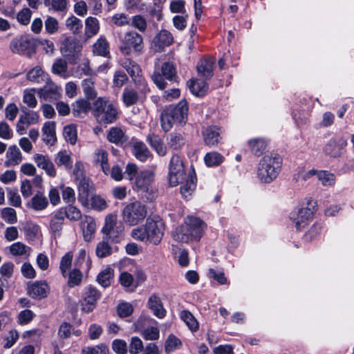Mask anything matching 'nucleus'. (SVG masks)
<instances>
[{"label": "nucleus", "instance_id": "obj_1", "mask_svg": "<svg viewBox=\"0 0 354 354\" xmlns=\"http://www.w3.org/2000/svg\"><path fill=\"white\" fill-rule=\"evenodd\" d=\"M206 224L199 218L187 216L184 223L176 228L173 232L174 240L181 243L199 241L203 235Z\"/></svg>", "mask_w": 354, "mask_h": 354}, {"label": "nucleus", "instance_id": "obj_2", "mask_svg": "<svg viewBox=\"0 0 354 354\" xmlns=\"http://www.w3.org/2000/svg\"><path fill=\"white\" fill-rule=\"evenodd\" d=\"M282 158L278 154L263 156L256 168V175L261 183L270 184L278 177L282 167Z\"/></svg>", "mask_w": 354, "mask_h": 354}, {"label": "nucleus", "instance_id": "obj_3", "mask_svg": "<svg viewBox=\"0 0 354 354\" xmlns=\"http://www.w3.org/2000/svg\"><path fill=\"white\" fill-rule=\"evenodd\" d=\"M165 225L162 220L147 218L145 225L133 229L131 236L135 240L149 241L158 245L163 236Z\"/></svg>", "mask_w": 354, "mask_h": 354}, {"label": "nucleus", "instance_id": "obj_4", "mask_svg": "<svg viewBox=\"0 0 354 354\" xmlns=\"http://www.w3.org/2000/svg\"><path fill=\"white\" fill-rule=\"evenodd\" d=\"M188 106L185 101H180L175 106L165 109L161 113V127L164 131H169L174 124H185L187 118Z\"/></svg>", "mask_w": 354, "mask_h": 354}, {"label": "nucleus", "instance_id": "obj_5", "mask_svg": "<svg viewBox=\"0 0 354 354\" xmlns=\"http://www.w3.org/2000/svg\"><path fill=\"white\" fill-rule=\"evenodd\" d=\"M153 181L154 173L151 170L140 171L136 176V190L147 202H151L157 197V189L153 185Z\"/></svg>", "mask_w": 354, "mask_h": 354}, {"label": "nucleus", "instance_id": "obj_6", "mask_svg": "<svg viewBox=\"0 0 354 354\" xmlns=\"http://www.w3.org/2000/svg\"><path fill=\"white\" fill-rule=\"evenodd\" d=\"M93 115L100 123H112L118 115L116 106L109 100L97 98L93 103Z\"/></svg>", "mask_w": 354, "mask_h": 354}, {"label": "nucleus", "instance_id": "obj_7", "mask_svg": "<svg viewBox=\"0 0 354 354\" xmlns=\"http://www.w3.org/2000/svg\"><path fill=\"white\" fill-rule=\"evenodd\" d=\"M147 214L145 205L139 201L127 204L122 210V218L125 223L133 226L142 222Z\"/></svg>", "mask_w": 354, "mask_h": 354}, {"label": "nucleus", "instance_id": "obj_8", "mask_svg": "<svg viewBox=\"0 0 354 354\" xmlns=\"http://www.w3.org/2000/svg\"><path fill=\"white\" fill-rule=\"evenodd\" d=\"M143 48V38L141 35L133 30L124 33L120 46L123 54L128 55L131 53H141Z\"/></svg>", "mask_w": 354, "mask_h": 354}, {"label": "nucleus", "instance_id": "obj_9", "mask_svg": "<svg viewBox=\"0 0 354 354\" xmlns=\"http://www.w3.org/2000/svg\"><path fill=\"white\" fill-rule=\"evenodd\" d=\"M315 203L311 204L308 203V207H302L293 209L289 215L290 220L292 222L297 230H301L304 228L313 218L315 211L314 205Z\"/></svg>", "mask_w": 354, "mask_h": 354}, {"label": "nucleus", "instance_id": "obj_10", "mask_svg": "<svg viewBox=\"0 0 354 354\" xmlns=\"http://www.w3.org/2000/svg\"><path fill=\"white\" fill-rule=\"evenodd\" d=\"M177 78L176 71L174 64L170 62H165L161 66V73L155 71L151 75V80L157 87L163 90L167 88V83L165 80L175 81Z\"/></svg>", "mask_w": 354, "mask_h": 354}, {"label": "nucleus", "instance_id": "obj_11", "mask_svg": "<svg viewBox=\"0 0 354 354\" xmlns=\"http://www.w3.org/2000/svg\"><path fill=\"white\" fill-rule=\"evenodd\" d=\"M185 179V167L180 157L174 154L169 162V183L174 187Z\"/></svg>", "mask_w": 354, "mask_h": 354}, {"label": "nucleus", "instance_id": "obj_12", "mask_svg": "<svg viewBox=\"0 0 354 354\" xmlns=\"http://www.w3.org/2000/svg\"><path fill=\"white\" fill-rule=\"evenodd\" d=\"M347 140L343 136H335L330 138L323 147V153L330 158L341 157L345 152Z\"/></svg>", "mask_w": 354, "mask_h": 354}, {"label": "nucleus", "instance_id": "obj_13", "mask_svg": "<svg viewBox=\"0 0 354 354\" xmlns=\"http://www.w3.org/2000/svg\"><path fill=\"white\" fill-rule=\"evenodd\" d=\"M21 112L16 127L17 132L19 135L25 134L28 126L37 124L39 120V115L36 111L24 108Z\"/></svg>", "mask_w": 354, "mask_h": 354}, {"label": "nucleus", "instance_id": "obj_14", "mask_svg": "<svg viewBox=\"0 0 354 354\" xmlns=\"http://www.w3.org/2000/svg\"><path fill=\"white\" fill-rule=\"evenodd\" d=\"M100 297V292L94 287L89 286L84 293L82 301V310L85 313H90L95 307L97 301Z\"/></svg>", "mask_w": 354, "mask_h": 354}, {"label": "nucleus", "instance_id": "obj_15", "mask_svg": "<svg viewBox=\"0 0 354 354\" xmlns=\"http://www.w3.org/2000/svg\"><path fill=\"white\" fill-rule=\"evenodd\" d=\"M82 49V45L75 38L66 37L62 43L60 50L64 57H74Z\"/></svg>", "mask_w": 354, "mask_h": 354}, {"label": "nucleus", "instance_id": "obj_16", "mask_svg": "<svg viewBox=\"0 0 354 354\" xmlns=\"http://www.w3.org/2000/svg\"><path fill=\"white\" fill-rule=\"evenodd\" d=\"M221 129L217 126H209L203 132V138L205 144L209 147H214L221 140Z\"/></svg>", "mask_w": 354, "mask_h": 354}, {"label": "nucleus", "instance_id": "obj_17", "mask_svg": "<svg viewBox=\"0 0 354 354\" xmlns=\"http://www.w3.org/2000/svg\"><path fill=\"white\" fill-rule=\"evenodd\" d=\"M49 286L45 281H35L28 285V294L34 299H41L47 297Z\"/></svg>", "mask_w": 354, "mask_h": 354}, {"label": "nucleus", "instance_id": "obj_18", "mask_svg": "<svg viewBox=\"0 0 354 354\" xmlns=\"http://www.w3.org/2000/svg\"><path fill=\"white\" fill-rule=\"evenodd\" d=\"M172 42L171 34L166 30H162L153 39L152 47L156 51L160 52L166 46L171 44Z\"/></svg>", "mask_w": 354, "mask_h": 354}, {"label": "nucleus", "instance_id": "obj_19", "mask_svg": "<svg viewBox=\"0 0 354 354\" xmlns=\"http://www.w3.org/2000/svg\"><path fill=\"white\" fill-rule=\"evenodd\" d=\"M180 183V193L183 198L187 199L196 187V175L193 168L189 171L185 182L182 181Z\"/></svg>", "mask_w": 354, "mask_h": 354}, {"label": "nucleus", "instance_id": "obj_20", "mask_svg": "<svg viewBox=\"0 0 354 354\" xmlns=\"http://www.w3.org/2000/svg\"><path fill=\"white\" fill-rule=\"evenodd\" d=\"M81 228L84 241H91L96 231L95 219L90 216H85L84 220L81 222Z\"/></svg>", "mask_w": 354, "mask_h": 354}, {"label": "nucleus", "instance_id": "obj_21", "mask_svg": "<svg viewBox=\"0 0 354 354\" xmlns=\"http://www.w3.org/2000/svg\"><path fill=\"white\" fill-rule=\"evenodd\" d=\"M34 160L39 168L46 171L47 175L53 178L56 176L57 173L55 165L48 156L37 153L34 156Z\"/></svg>", "mask_w": 354, "mask_h": 354}, {"label": "nucleus", "instance_id": "obj_22", "mask_svg": "<svg viewBox=\"0 0 354 354\" xmlns=\"http://www.w3.org/2000/svg\"><path fill=\"white\" fill-rule=\"evenodd\" d=\"M22 154L16 145H10L6 153L4 165L6 167H15L22 161Z\"/></svg>", "mask_w": 354, "mask_h": 354}, {"label": "nucleus", "instance_id": "obj_23", "mask_svg": "<svg viewBox=\"0 0 354 354\" xmlns=\"http://www.w3.org/2000/svg\"><path fill=\"white\" fill-rule=\"evenodd\" d=\"M131 145L133 149V154L138 160L145 162L151 156L149 150L144 142L137 139H132Z\"/></svg>", "mask_w": 354, "mask_h": 354}, {"label": "nucleus", "instance_id": "obj_24", "mask_svg": "<svg viewBox=\"0 0 354 354\" xmlns=\"http://www.w3.org/2000/svg\"><path fill=\"white\" fill-rule=\"evenodd\" d=\"M94 55L106 57L110 54V46L104 35H100L92 46Z\"/></svg>", "mask_w": 354, "mask_h": 354}, {"label": "nucleus", "instance_id": "obj_25", "mask_svg": "<svg viewBox=\"0 0 354 354\" xmlns=\"http://www.w3.org/2000/svg\"><path fill=\"white\" fill-rule=\"evenodd\" d=\"M42 140L48 145L53 146L57 142L55 132V122H46L42 127Z\"/></svg>", "mask_w": 354, "mask_h": 354}, {"label": "nucleus", "instance_id": "obj_26", "mask_svg": "<svg viewBox=\"0 0 354 354\" xmlns=\"http://www.w3.org/2000/svg\"><path fill=\"white\" fill-rule=\"evenodd\" d=\"M148 306L158 318L162 319L166 315V310L164 308L160 298L153 294L148 299Z\"/></svg>", "mask_w": 354, "mask_h": 354}, {"label": "nucleus", "instance_id": "obj_27", "mask_svg": "<svg viewBox=\"0 0 354 354\" xmlns=\"http://www.w3.org/2000/svg\"><path fill=\"white\" fill-rule=\"evenodd\" d=\"M30 41L26 37L13 39L10 44V49L14 53L24 54L30 50Z\"/></svg>", "mask_w": 354, "mask_h": 354}, {"label": "nucleus", "instance_id": "obj_28", "mask_svg": "<svg viewBox=\"0 0 354 354\" xmlns=\"http://www.w3.org/2000/svg\"><path fill=\"white\" fill-rule=\"evenodd\" d=\"M214 62L211 58L201 59L197 64L198 74L206 80L210 79L213 75V66Z\"/></svg>", "mask_w": 354, "mask_h": 354}, {"label": "nucleus", "instance_id": "obj_29", "mask_svg": "<svg viewBox=\"0 0 354 354\" xmlns=\"http://www.w3.org/2000/svg\"><path fill=\"white\" fill-rule=\"evenodd\" d=\"M187 86L194 95L196 96L204 95L208 88L207 82L203 80H190L187 82Z\"/></svg>", "mask_w": 354, "mask_h": 354}, {"label": "nucleus", "instance_id": "obj_30", "mask_svg": "<svg viewBox=\"0 0 354 354\" xmlns=\"http://www.w3.org/2000/svg\"><path fill=\"white\" fill-rule=\"evenodd\" d=\"M55 162L57 167H64L67 171L73 167L71 153L66 150L60 151L55 155Z\"/></svg>", "mask_w": 354, "mask_h": 354}, {"label": "nucleus", "instance_id": "obj_31", "mask_svg": "<svg viewBox=\"0 0 354 354\" xmlns=\"http://www.w3.org/2000/svg\"><path fill=\"white\" fill-rule=\"evenodd\" d=\"M167 141L169 148L175 151L180 150L186 143L183 135L176 132L169 134Z\"/></svg>", "mask_w": 354, "mask_h": 354}, {"label": "nucleus", "instance_id": "obj_32", "mask_svg": "<svg viewBox=\"0 0 354 354\" xmlns=\"http://www.w3.org/2000/svg\"><path fill=\"white\" fill-rule=\"evenodd\" d=\"M147 140L159 156H164L166 155L167 147L158 136L149 134L147 136Z\"/></svg>", "mask_w": 354, "mask_h": 354}, {"label": "nucleus", "instance_id": "obj_33", "mask_svg": "<svg viewBox=\"0 0 354 354\" xmlns=\"http://www.w3.org/2000/svg\"><path fill=\"white\" fill-rule=\"evenodd\" d=\"M107 140L115 145H122L127 140L124 131L118 127H111L107 134Z\"/></svg>", "mask_w": 354, "mask_h": 354}, {"label": "nucleus", "instance_id": "obj_34", "mask_svg": "<svg viewBox=\"0 0 354 354\" xmlns=\"http://www.w3.org/2000/svg\"><path fill=\"white\" fill-rule=\"evenodd\" d=\"M48 205V198L41 192H37L28 204L30 207L36 211L45 209Z\"/></svg>", "mask_w": 354, "mask_h": 354}, {"label": "nucleus", "instance_id": "obj_35", "mask_svg": "<svg viewBox=\"0 0 354 354\" xmlns=\"http://www.w3.org/2000/svg\"><path fill=\"white\" fill-rule=\"evenodd\" d=\"M64 218L63 212L57 210L50 222V230L55 236H59L62 230Z\"/></svg>", "mask_w": 354, "mask_h": 354}, {"label": "nucleus", "instance_id": "obj_36", "mask_svg": "<svg viewBox=\"0 0 354 354\" xmlns=\"http://www.w3.org/2000/svg\"><path fill=\"white\" fill-rule=\"evenodd\" d=\"M76 268H81L88 271L91 266V260L90 259L85 249H80L76 256L75 263Z\"/></svg>", "mask_w": 354, "mask_h": 354}, {"label": "nucleus", "instance_id": "obj_37", "mask_svg": "<svg viewBox=\"0 0 354 354\" xmlns=\"http://www.w3.org/2000/svg\"><path fill=\"white\" fill-rule=\"evenodd\" d=\"M100 30V24L97 18L89 17L85 21V35L91 38L96 35Z\"/></svg>", "mask_w": 354, "mask_h": 354}, {"label": "nucleus", "instance_id": "obj_38", "mask_svg": "<svg viewBox=\"0 0 354 354\" xmlns=\"http://www.w3.org/2000/svg\"><path fill=\"white\" fill-rule=\"evenodd\" d=\"M138 97V93L135 89L129 87L124 88L122 95V100L126 106L129 107L136 104Z\"/></svg>", "mask_w": 354, "mask_h": 354}, {"label": "nucleus", "instance_id": "obj_39", "mask_svg": "<svg viewBox=\"0 0 354 354\" xmlns=\"http://www.w3.org/2000/svg\"><path fill=\"white\" fill-rule=\"evenodd\" d=\"M121 66L127 71L131 78H134V77L138 76V74L141 73L140 66L135 61L129 58L122 59Z\"/></svg>", "mask_w": 354, "mask_h": 354}, {"label": "nucleus", "instance_id": "obj_40", "mask_svg": "<svg viewBox=\"0 0 354 354\" xmlns=\"http://www.w3.org/2000/svg\"><path fill=\"white\" fill-rule=\"evenodd\" d=\"M68 0H44V3L48 10L58 12H66Z\"/></svg>", "mask_w": 354, "mask_h": 354}, {"label": "nucleus", "instance_id": "obj_41", "mask_svg": "<svg viewBox=\"0 0 354 354\" xmlns=\"http://www.w3.org/2000/svg\"><path fill=\"white\" fill-rule=\"evenodd\" d=\"M180 317L192 332H196L198 330V322L189 310H182L180 313Z\"/></svg>", "mask_w": 354, "mask_h": 354}, {"label": "nucleus", "instance_id": "obj_42", "mask_svg": "<svg viewBox=\"0 0 354 354\" xmlns=\"http://www.w3.org/2000/svg\"><path fill=\"white\" fill-rule=\"evenodd\" d=\"M250 149L255 156L261 155L266 149V142L263 138H254L248 141Z\"/></svg>", "mask_w": 354, "mask_h": 354}, {"label": "nucleus", "instance_id": "obj_43", "mask_svg": "<svg viewBox=\"0 0 354 354\" xmlns=\"http://www.w3.org/2000/svg\"><path fill=\"white\" fill-rule=\"evenodd\" d=\"M71 334L78 337L82 334V331L80 330H75L73 326L68 323H62L58 330V335L59 337L66 339L68 338Z\"/></svg>", "mask_w": 354, "mask_h": 354}, {"label": "nucleus", "instance_id": "obj_44", "mask_svg": "<svg viewBox=\"0 0 354 354\" xmlns=\"http://www.w3.org/2000/svg\"><path fill=\"white\" fill-rule=\"evenodd\" d=\"M95 159L97 163L100 164L103 172L108 174L109 172L108 153L102 149H97L95 152Z\"/></svg>", "mask_w": 354, "mask_h": 354}, {"label": "nucleus", "instance_id": "obj_45", "mask_svg": "<svg viewBox=\"0 0 354 354\" xmlns=\"http://www.w3.org/2000/svg\"><path fill=\"white\" fill-rule=\"evenodd\" d=\"M59 210L63 212L64 218L66 217L69 220L78 221L82 217L81 211L73 204L68 205L64 208H60Z\"/></svg>", "mask_w": 354, "mask_h": 354}, {"label": "nucleus", "instance_id": "obj_46", "mask_svg": "<svg viewBox=\"0 0 354 354\" xmlns=\"http://www.w3.org/2000/svg\"><path fill=\"white\" fill-rule=\"evenodd\" d=\"M182 346V342L177 337L170 334L165 342V351L169 354L174 351L179 349Z\"/></svg>", "mask_w": 354, "mask_h": 354}, {"label": "nucleus", "instance_id": "obj_47", "mask_svg": "<svg viewBox=\"0 0 354 354\" xmlns=\"http://www.w3.org/2000/svg\"><path fill=\"white\" fill-rule=\"evenodd\" d=\"M224 160V157L216 151L207 153L204 157V161L208 167H217L220 165Z\"/></svg>", "mask_w": 354, "mask_h": 354}, {"label": "nucleus", "instance_id": "obj_48", "mask_svg": "<svg viewBox=\"0 0 354 354\" xmlns=\"http://www.w3.org/2000/svg\"><path fill=\"white\" fill-rule=\"evenodd\" d=\"M316 176L324 186H332L335 183V175L328 171L317 170Z\"/></svg>", "mask_w": 354, "mask_h": 354}, {"label": "nucleus", "instance_id": "obj_49", "mask_svg": "<svg viewBox=\"0 0 354 354\" xmlns=\"http://www.w3.org/2000/svg\"><path fill=\"white\" fill-rule=\"evenodd\" d=\"M120 282L121 285L129 291H133L138 287V283H135L133 276L127 272L121 273Z\"/></svg>", "mask_w": 354, "mask_h": 354}, {"label": "nucleus", "instance_id": "obj_50", "mask_svg": "<svg viewBox=\"0 0 354 354\" xmlns=\"http://www.w3.org/2000/svg\"><path fill=\"white\" fill-rule=\"evenodd\" d=\"M73 258V254L72 252L66 253L61 259L59 263V270L63 277H66L68 274V272L70 270L72 261Z\"/></svg>", "mask_w": 354, "mask_h": 354}, {"label": "nucleus", "instance_id": "obj_51", "mask_svg": "<svg viewBox=\"0 0 354 354\" xmlns=\"http://www.w3.org/2000/svg\"><path fill=\"white\" fill-rule=\"evenodd\" d=\"M113 276V270L111 268H107L102 270L97 275L98 283L104 288L109 286Z\"/></svg>", "mask_w": 354, "mask_h": 354}, {"label": "nucleus", "instance_id": "obj_52", "mask_svg": "<svg viewBox=\"0 0 354 354\" xmlns=\"http://www.w3.org/2000/svg\"><path fill=\"white\" fill-rule=\"evenodd\" d=\"M46 75L41 68L37 66L27 73V79L31 82L39 83L45 80Z\"/></svg>", "mask_w": 354, "mask_h": 354}, {"label": "nucleus", "instance_id": "obj_53", "mask_svg": "<svg viewBox=\"0 0 354 354\" xmlns=\"http://www.w3.org/2000/svg\"><path fill=\"white\" fill-rule=\"evenodd\" d=\"M316 169H310L309 171L299 169L296 174H294L293 180L296 183H302L304 182L309 180L313 176H316Z\"/></svg>", "mask_w": 354, "mask_h": 354}, {"label": "nucleus", "instance_id": "obj_54", "mask_svg": "<svg viewBox=\"0 0 354 354\" xmlns=\"http://www.w3.org/2000/svg\"><path fill=\"white\" fill-rule=\"evenodd\" d=\"M82 86L84 93L87 99L91 100L96 97L97 93L94 88V82L91 78L83 80Z\"/></svg>", "mask_w": 354, "mask_h": 354}, {"label": "nucleus", "instance_id": "obj_55", "mask_svg": "<svg viewBox=\"0 0 354 354\" xmlns=\"http://www.w3.org/2000/svg\"><path fill=\"white\" fill-rule=\"evenodd\" d=\"M141 335L146 340H157L160 337V330L156 326H151L142 330Z\"/></svg>", "mask_w": 354, "mask_h": 354}, {"label": "nucleus", "instance_id": "obj_56", "mask_svg": "<svg viewBox=\"0 0 354 354\" xmlns=\"http://www.w3.org/2000/svg\"><path fill=\"white\" fill-rule=\"evenodd\" d=\"M66 26L73 34H77L82 28V21L75 16H71L66 20Z\"/></svg>", "mask_w": 354, "mask_h": 354}, {"label": "nucleus", "instance_id": "obj_57", "mask_svg": "<svg viewBox=\"0 0 354 354\" xmlns=\"http://www.w3.org/2000/svg\"><path fill=\"white\" fill-rule=\"evenodd\" d=\"M63 135L65 140L71 145H75L77 140V128L74 124H69L64 127Z\"/></svg>", "mask_w": 354, "mask_h": 354}, {"label": "nucleus", "instance_id": "obj_58", "mask_svg": "<svg viewBox=\"0 0 354 354\" xmlns=\"http://www.w3.org/2000/svg\"><path fill=\"white\" fill-rule=\"evenodd\" d=\"M30 249L21 242H16L10 246V252L14 256H23L29 254Z\"/></svg>", "mask_w": 354, "mask_h": 354}, {"label": "nucleus", "instance_id": "obj_59", "mask_svg": "<svg viewBox=\"0 0 354 354\" xmlns=\"http://www.w3.org/2000/svg\"><path fill=\"white\" fill-rule=\"evenodd\" d=\"M95 253L97 257L104 258L111 254L112 248L108 242L103 241L97 243Z\"/></svg>", "mask_w": 354, "mask_h": 354}, {"label": "nucleus", "instance_id": "obj_60", "mask_svg": "<svg viewBox=\"0 0 354 354\" xmlns=\"http://www.w3.org/2000/svg\"><path fill=\"white\" fill-rule=\"evenodd\" d=\"M91 109V104L86 100H78L73 105L74 115L86 113Z\"/></svg>", "mask_w": 354, "mask_h": 354}, {"label": "nucleus", "instance_id": "obj_61", "mask_svg": "<svg viewBox=\"0 0 354 354\" xmlns=\"http://www.w3.org/2000/svg\"><path fill=\"white\" fill-rule=\"evenodd\" d=\"M117 223V216L110 214L105 217V223L102 228V232L106 234L111 235L113 232L114 227Z\"/></svg>", "mask_w": 354, "mask_h": 354}, {"label": "nucleus", "instance_id": "obj_62", "mask_svg": "<svg viewBox=\"0 0 354 354\" xmlns=\"http://www.w3.org/2000/svg\"><path fill=\"white\" fill-rule=\"evenodd\" d=\"M45 30L50 35L55 34L59 30V22L53 17L48 16L44 21Z\"/></svg>", "mask_w": 354, "mask_h": 354}, {"label": "nucleus", "instance_id": "obj_63", "mask_svg": "<svg viewBox=\"0 0 354 354\" xmlns=\"http://www.w3.org/2000/svg\"><path fill=\"white\" fill-rule=\"evenodd\" d=\"M62 194V199L68 205L73 204L75 201V190L70 187L61 186Z\"/></svg>", "mask_w": 354, "mask_h": 354}, {"label": "nucleus", "instance_id": "obj_64", "mask_svg": "<svg viewBox=\"0 0 354 354\" xmlns=\"http://www.w3.org/2000/svg\"><path fill=\"white\" fill-rule=\"evenodd\" d=\"M39 94L44 100L55 98L57 95V88L55 86H44L39 90Z\"/></svg>", "mask_w": 354, "mask_h": 354}]
</instances>
